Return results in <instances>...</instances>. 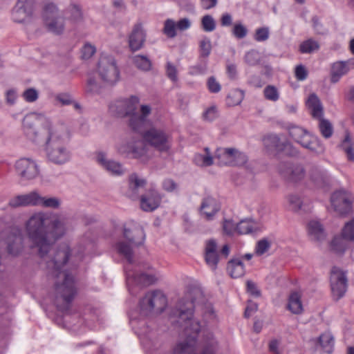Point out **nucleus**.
<instances>
[{"instance_id":"obj_17","label":"nucleus","mask_w":354,"mask_h":354,"mask_svg":"<svg viewBox=\"0 0 354 354\" xmlns=\"http://www.w3.org/2000/svg\"><path fill=\"white\" fill-rule=\"evenodd\" d=\"M33 9L32 0H17L12 10V19L16 23H25L32 17Z\"/></svg>"},{"instance_id":"obj_19","label":"nucleus","mask_w":354,"mask_h":354,"mask_svg":"<svg viewBox=\"0 0 354 354\" xmlns=\"http://www.w3.org/2000/svg\"><path fill=\"white\" fill-rule=\"evenodd\" d=\"M146 37V32L143 29L142 24H135L129 36V45L131 50L134 52L141 49L144 46Z\"/></svg>"},{"instance_id":"obj_53","label":"nucleus","mask_w":354,"mask_h":354,"mask_svg":"<svg viewBox=\"0 0 354 354\" xmlns=\"http://www.w3.org/2000/svg\"><path fill=\"white\" fill-rule=\"evenodd\" d=\"M304 177V169L301 165H296L290 170V178L293 181L300 180Z\"/></svg>"},{"instance_id":"obj_28","label":"nucleus","mask_w":354,"mask_h":354,"mask_svg":"<svg viewBox=\"0 0 354 354\" xmlns=\"http://www.w3.org/2000/svg\"><path fill=\"white\" fill-rule=\"evenodd\" d=\"M348 71L346 61H339L333 63L330 71V82L332 83H337L340 78L347 74Z\"/></svg>"},{"instance_id":"obj_35","label":"nucleus","mask_w":354,"mask_h":354,"mask_svg":"<svg viewBox=\"0 0 354 354\" xmlns=\"http://www.w3.org/2000/svg\"><path fill=\"white\" fill-rule=\"evenodd\" d=\"M319 344L325 353H331L334 345L333 335L328 333L322 334L319 337Z\"/></svg>"},{"instance_id":"obj_7","label":"nucleus","mask_w":354,"mask_h":354,"mask_svg":"<svg viewBox=\"0 0 354 354\" xmlns=\"http://www.w3.org/2000/svg\"><path fill=\"white\" fill-rule=\"evenodd\" d=\"M167 305V297L159 290L147 292L139 302L140 313L145 316L160 314Z\"/></svg>"},{"instance_id":"obj_4","label":"nucleus","mask_w":354,"mask_h":354,"mask_svg":"<svg viewBox=\"0 0 354 354\" xmlns=\"http://www.w3.org/2000/svg\"><path fill=\"white\" fill-rule=\"evenodd\" d=\"M194 304L193 300L182 299L176 308L173 310L171 317L177 318L178 325L183 328L187 338L176 344L172 354H195L197 349L196 337L200 332L201 326L200 322L193 317ZM217 342L211 339L203 348L199 354H214Z\"/></svg>"},{"instance_id":"obj_6","label":"nucleus","mask_w":354,"mask_h":354,"mask_svg":"<svg viewBox=\"0 0 354 354\" xmlns=\"http://www.w3.org/2000/svg\"><path fill=\"white\" fill-rule=\"evenodd\" d=\"M123 235L129 243L119 241L116 245L117 250L127 260L128 263H133V247L142 244L145 239L143 228L140 225L131 222L128 224V226L124 225Z\"/></svg>"},{"instance_id":"obj_11","label":"nucleus","mask_w":354,"mask_h":354,"mask_svg":"<svg viewBox=\"0 0 354 354\" xmlns=\"http://www.w3.org/2000/svg\"><path fill=\"white\" fill-rule=\"evenodd\" d=\"M41 16L48 31L55 35H61L64 32V18L59 15L55 4L46 3L43 8Z\"/></svg>"},{"instance_id":"obj_29","label":"nucleus","mask_w":354,"mask_h":354,"mask_svg":"<svg viewBox=\"0 0 354 354\" xmlns=\"http://www.w3.org/2000/svg\"><path fill=\"white\" fill-rule=\"evenodd\" d=\"M227 270L232 278H239L245 274L243 263L239 259H231L227 263Z\"/></svg>"},{"instance_id":"obj_25","label":"nucleus","mask_w":354,"mask_h":354,"mask_svg":"<svg viewBox=\"0 0 354 354\" xmlns=\"http://www.w3.org/2000/svg\"><path fill=\"white\" fill-rule=\"evenodd\" d=\"M147 181L139 177L136 174H132L129 178V190L127 194L132 199H136L139 193L145 187Z\"/></svg>"},{"instance_id":"obj_18","label":"nucleus","mask_w":354,"mask_h":354,"mask_svg":"<svg viewBox=\"0 0 354 354\" xmlns=\"http://www.w3.org/2000/svg\"><path fill=\"white\" fill-rule=\"evenodd\" d=\"M41 194L36 190L26 194L18 195L9 201L8 205L11 207L25 206H39Z\"/></svg>"},{"instance_id":"obj_41","label":"nucleus","mask_w":354,"mask_h":354,"mask_svg":"<svg viewBox=\"0 0 354 354\" xmlns=\"http://www.w3.org/2000/svg\"><path fill=\"white\" fill-rule=\"evenodd\" d=\"M229 151L232 152L231 158L233 161L231 166H242L248 161L247 156L235 148H229Z\"/></svg>"},{"instance_id":"obj_16","label":"nucleus","mask_w":354,"mask_h":354,"mask_svg":"<svg viewBox=\"0 0 354 354\" xmlns=\"http://www.w3.org/2000/svg\"><path fill=\"white\" fill-rule=\"evenodd\" d=\"M15 169L18 175L25 180H32L39 174L36 162L29 158H21L15 163Z\"/></svg>"},{"instance_id":"obj_13","label":"nucleus","mask_w":354,"mask_h":354,"mask_svg":"<svg viewBox=\"0 0 354 354\" xmlns=\"http://www.w3.org/2000/svg\"><path fill=\"white\" fill-rule=\"evenodd\" d=\"M150 125L148 120V124L143 131L140 132L142 134L144 141L159 151H167L170 148L169 136L161 129L151 127L147 129Z\"/></svg>"},{"instance_id":"obj_45","label":"nucleus","mask_w":354,"mask_h":354,"mask_svg":"<svg viewBox=\"0 0 354 354\" xmlns=\"http://www.w3.org/2000/svg\"><path fill=\"white\" fill-rule=\"evenodd\" d=\"M101 89L102 86L94 77H88L85 88V91L87 94L91 95H98L101 93Z\"/></svg>"},{"instance_id":"obj_34","label":"nucleus","mask_w":354,"mask_h":354,"mask_svg":"<svg viewBox=\"0 0 354 354\" xmlns=\"http://www.w3.org/2000/svg\"><path fill=\"white\" fill-rule=\"evenodd\" d=\"M308 232L310 235L314 239L317 241H320L323 239L325 236L324 230L322 228V225L315 221H312L308 223Z\"/></svg>"},{"instance_id":"obj_22","label":"nucleus","mask_w":354,"mask_h":354,"mask_svg":"<svg viewBox=\"0 0 354 354\" xmlns=\"http://www.w3.org/2000/svg\"><path fill=\"white\" fill-rule=\"evenodd\" d=\"M219 209L220 205L215 198L211 196L205 198L200 207L201 215L207 220H212Z\"/></svg>"},{"instance_id":"obj_2","label":"nucleus","mask_w":354,"mask_h":354,"mask_svg":"<svg viewBox=\"0 0 354 354\" xmlns=\"http://www.w3.org/2000/svg\"><path fill=\"white\" fill-rule=\"evenodd\" d=\"M26 228L31 248L37 249L39 257H43L66 233L68 219L59 213L37 212L27 221Z\"/></svg>"},{"instance_id":"obj_1","label":"nucleus","mask_w":354,"mask_h":354,"mask_svg":"<svg viewBox=\"0 0 354 354\" xmlns=\"http://www.w3.org/2000/svg\"><path fill=\"white\" fill-rule=\"evenodd\" d=\"M26 136L37 144L46 145L47 159L58 165L69 161L71 153L64 145L67 128L62 124L53 125L49 119L41 113L26 115L23 120Z\"/></svg>"},{"instance_id":"obj_42","label":"nucleus","mask_w":354,"mask_h":354,"mask_svg":"<svg viewBox=\"0 0 354 354\" xmlns=\"http://www.w3.org/2000/svg\"><path fill=\"white\" fill-rule=\"evenodd\" d=\"M341 236L346 241L354 242V218L345 223L341 231Z\"/></svg>"},{"instance_id":"obj_10","label":"nucleus","mask_w":354,"mask_h":354,"mask_svg":"<svg viewBox=\"0 0 354 354\" xmlns=\"http://www.w3.org/2000/svg\"><path fill=\"white\" fill-rule=\"evenodd\" d=\"M97 71L102 82L107 85H114L120 77V72L115 60L111 55H101L98 61Z\"/></svg>"},{"instance_id":"obj_48","label":"nucleus","mask_w":354,"mask_h":354,"mask_svg":"<svg viewBox=\"0 0 354 354\" xmlns=\"http://www.w3.org/2000/svg\"><path fill=\"white\" fill-rule=\"evenodd\" d=\"M176 24L172 19H168L165 21L163 33L169 38H174L176 36Z\"/></svg>"},{"instance_id":"obj_46","label":"nucleus","mask_w":354,"mask_h":354,"mask_svg":"<svg viewBox=\"0 0 354 354\" xmlns=\"http://www.w3.org/2000/svg\"><path fill=\"white\" fill-rule=\"evenodd\" d=\"M244 61L249 66H257L261 62V55L257 50H250L245 53Z\"/></svg>"},{"instance_id":"obj_20","label":"nucleus","mask_w":354,"mask_h":354,"mask_svg":"<svg viewBox=\"0 0 354 354\" xmlns=\"http://www.w3.org/2000/svg\"><path fill=\"white\" fill-rule=\"evenodd\" d=\"M8 252L12 255H18L23 249V237L21 231L17 228H12L6 239Z\"/></svg>"},{"instance_id":"obj_55","label":"nucleus","mask_w":354,"mask_h":354,"mask_svg":"<svg viewBox=\"0 0 354 354\" xmlns=\"http://www.w3.org/2000/svg\"><path fill=\"white\" fill-rule=\"evenodd\" d=\"M279 151H282L289 156H296L299 153L298 150L290 142L286 140H284L283 144L281 148H280Z\"/></svg>"},{"instance_id":"obj_63","label":"nucleus","mask_w":354,"mask_h":354,"mask_svg":"<svg viewBox=\"0 0 354 354\" xmlns=\"http://www.w3.org/2000/svg\"><path fill=\"white\" fill-rule=\"evenodd\" d=\"M295 77L298 80L303 81L307 78L308 72L303 65H298L295 68Z\"/></svg>"},{"instance_id":"obj_50","label":"nucleus","mask_w":354,"mask_h":354,"mask_svg":"<svg viewBox=\"0 0 354 354\" xmlns=\"http://www.w3.org/2000/svg\"><path fill=\"white\" fill-rule=\"evenodd\" d=\"M289 207L294 212L299 211L303 204L302 200L297 194H290L287 198Z\"/></svg>"},{"instance_id":"obj_32","label":"nucleus","mask_w":354,"mask_h":354,"mask_svg":"<svg viewBox=\"0 0 354 354\" xmlns=\"http://www.w3.org/2000/svg\"><path fill=\"white\" fill-rule=\"evenodd\" d=\"M232 152L229 151V148H219L215 151L214 159L218 165H230L231 166L232 160L231 158Z\"/></svg>"},{"instance_id":"obj_54","label":"nucleus","mask_w":354,"mask_h":354,"mask_svg":"<svg viewBox=\"0 0 354 354\" xmlns=\"http://www.w3.org/2000/svg\"><path fill=\"white\" fill-rule=\"evenodd\" d=\"M232 34L236 38L241 39L246 37L248 29L241 22L236 23L232 28Z\"/></svg>"},{"instance_id":"obj_43","label":"nucleus","mask_w":354,"mask_h":354,"mask_svg":"<svg viewBox=\"0 0 354 354\" xmlns=\"http://www.w3.org/2000/svg\"><path fill=\"white\" fill-rule=\"evenodd\" d=\"M318 119L319 120V129L321 134L326 139L330 138L333 133L332 124L328 120L324 119L322 117Z\"/></svg>"},{"instance_id":"obj_36","label":"nucleus","mask_w":354,"mask_h":354,"mask_svg":"<svg viewBox=\"0 0 354 354\" xmlns=\"http://www.w3.org/2000/svg\"><path fill=\"white\" fill-rule=\"evenodd\" d=\"M288 308L293 314L301 313L303 310V306L298 293L294 292L290 295L288 304Z\"/></svg>"},{"instance_id":"obj_37","label":"nucleus","mask_w":354,"mask_h":354,"mask_svg":"<svg viewBox=\"0 0 354 354\" xmlns=\"http://www.w3.org/2000/svg\"><path fill=\"white\" fill-rule=\"evenodd\" d=\"M68 19L73 24L80 23L83 20V14L79 6L71 4L66 10Z\"/></svg>"},{"instance_id":"obj_31","label":"nucleus","mask_w":354,"mask_h":354,"mask_svg":"<svg viewBox=\"0 0 354 354\" xmlns=\"http://www.w3.org/2000/svg\"><path fill=\"white\" fill-rule=\"evenodd\" d=\"M236 229L239 234H248L257 232L258 225L252 220L245 219L236 225Z\"/></svg>"},{"instance_id":"obj_15","label":"nucleus","mask_w":354,"mask_h":354,"mask_svg":"<svg viewBox=\"0 0 354 354\" xmlns=\"http://www.w3.org/2000/svg\"><path fill=\"white\" fill-rule=\"evenodd\" d=\"M330 283L333 296L336 300L344 297L348 283L346 272L337 267H333L330 271Z\"/></svg>"},{"instance_id":"obj_44","label":"nucleus","mask_w":354,"mask_h":354,"mask_svg":"<svg viewBox=\"0 0 354 354\" xmlns=\"http://www.w3.org/2000/svg\"><path fill=\"white\" fill-rule=\"evenodd\" d=\"M319 48V43L313 39H309L303 41L299 46V51L301 53H312L318 50Z\"/></svg>"},{"instance_id":"obj_38","label":"nucleus","mask_w":354,"mask_h":354,"mask_svg":"<svg viewBox=\"0 0 354 354\" xmlns=\"http://www.w3.org/2000/svg\"><path fill=\"white\" fill-rule=\"evenodd\" d=\"M283 141L284 140H281V138L276 134L268 135L263 139L264 145L267 148L274 149L279 151L283 144Z\"/></svg>"},{"instance_id":"obj_14","label":"nucleus","mask_w":354,"mask_h":354,"mask_svg":"<svg viewBox=\"0 0 354 354\" xmlns=\"http://www.w3.org/2000/svg\"><path fill=\"white\" fill-rule=\"evenodd\" d=\"M330 203L340 217L347 216L352 211L350 194L344 189L335 192L330 197Z\"/></svg>"},{"instance_id":"obj_51","label":"nucleus","mask_w":354,"mask_h":354,"mask_svg":"<svg viewBox=\"0 0 354 354\" xmlns=\"http://www.w3.org/2000/svg\"><path fill=\"white\" fill-rule=\"evenodd\" d=\"M201 56L207 57L209 55L212 50L210 39L207 37L203 38L199 44Z\"/></svg>"},{"instance_id":"obj_64","label":"nucleus","mask_w":354,"mask_h":354,"mask_svg":"<svg viewBox=\"0 0 354 354\" xmlns=\"http://www.w3.org/2000/svg\"><path fill=\"white\" fill-rule=\"evenodd\" d=\"M247 285V290L248 292L254 296V297H260L261 295V291L258 289L256 283L253 282L252 281L248 280L246 283Z\"/></svg>"},{"instance_id":"obj_62","label":"nucleus","mask_w":354,"mask_h":354,"mask_svg":"<svg viewBox=\"0 0 354 354\" xmlns=\"http://www.w3.org/2000/svg\"><path fill=\"white\" fill-rule=\"evenodd\" d=\"M223 231L228 235H232L236 232V225L231 220H225L223 225Z\"/></svg>"},{"instance_id":"obj_58","label":"nucleus","mask_w":354,"mask_h":354,"mask_svg":"<svg viewBox=\"0 0 354 354\" xmlns=\"http://www.w3.org/2000/svg\"><path fill=\"white\" fill-rule=\"evenodd\" d=\"M166 75L167 77L172 82H176L178 81V71L176 67L170 62H167L166 64Z\"/></svg>"},{"instance_id":"obj_3","label":"nucleus","mask_w":354,"mask_h":354,"mask_svg":"<svg viewBox=\"0 0 354 354\" xmlns=\"http://www.w3.org/2000/svg\"><path fill=\"white\" fill-rule=\"evenodd\" d=\"M71 256L70 247L66 243H62L50 256L47 253L42 257L46 261L48 274L55 280V304L63 312L69 309L70 304L77 293L73 276L64 270Z\"/></svg>"},{"instance_id":"obj_27","label":"nucleus","mask_w":354,"mask_h":354,"mask_svg":"<svg viewBox=\"0 0 354 354\" xmlns=\"http://www.w3.org/2000/svg\"><path fill=\"white\" fill-rule=\"evenodd\" d=\"M306 105L310 110L311 115L315 118H320L323 116V106L315 93H311L306 101Z\"/></svg>"},{"instance_id":"obj_47","label":"nucleus","mask_w":354,"mask_h":354,"mask_svg":"<svg viewBox=\"0 0 354 354\" xmlns=\"http://www.w3.org/2000/svg\"><path fill=\"white\" fill-rule=\"evenodd\" d=\"M207 152V155L198 154L194 157V162L196 165L200 166H210L213 164L214 158L209 154L208 148H205Z\"/></svg>"},{"instance_id":"obj_33","label":"nucleus","mask_w":354,"mask_h":354,"mask_svg":"<svg viewBox=\"0 0 354 354\" xmlns=\"http://www.w3.org/2000/svg\"><path fill=\"white\" fill-rule=\"evenodd\" d=\"M132 62L136 67L142 71H149L151 69L152 63L148 57L142 55H136L132 57Z\"/></svg>"},{"instance_id":"obj_23","label":"nucleus","mask_w":354,"mask_h":354,"mask_svg":"<svg viewBox=\"0 0 354 354\" xmlns=\"http://www.w3.org/2000/svg\"><path fill=\"white\" fill-rule=\"evenodd\" d=\"M160 194L155 190H151L147 194L142 196L140 206L144 211L151 212L160 205Z\"/></svg>"},{"instance_id":"obj_5","label":"nucleus","mask_w":354,"mask_h":354,"mask_svg":"<svg viewBox=\"0 0 354 354\" xmlns=\"http://www.w3.org/2000/svg\"><path fill=\"white\" fill-rule=\"evenodd\" d=\"M138 103L139 98L131 96L115 101L109 106V110L117 117L129 116V126L134 131L141 132L148 124V116L151 114V109L149 105H141L140 113H138Z\"/></svg>"},{"instance_id":"obj_60","label":"nucleus","mask_w":354,"mask_h":354,"mask_svg":"<svg viewBox=\"0 0 354 354\" xmlns=\"http://www.w3.org/2000/svg\"><path fill=\"white\" fill-rule=\"evenodd\" d=\"M207 85L209 91L211 93H218L221 89V86L218 82L216 81V78L213 76L209 77L207 82Z\"/></svg>"},{"instance_id":"obj_49","label":"nucleus","mask_w":354,"mask_h":354,"mask_svg":"<svg viewBox=\"0 0 354 354\" xmlns=\"http://www.w3.org/2000/svg\"><path fill=\"white\" fill-rule=\"evenodd\" d=\"M201 26L204 31L212 32L216 28V22L212 16L207 15L202 17Z\"/></svg>"},{"instance_id":"obj_12","label":"nucleus","mask_w":354,"mask_h":354,"mask_svg":"<svg viewBox=\"0 0 354 354\" xmlns=\"http://www.w3.org/2000/svg\"><path fill=\"white\" fill-rule=\"evenodd\" d=\"M127 283L131 288L134 286L140 287L148 286L154 283L157 278L152 271H143L140 267L132 268V263L125 267Z\"/></svg>"},{"instance_id":"obj_39","label":"nucleus","mask_w":354,"mask_h":354,"mask_svg":"<svg viewBox=\"0 0 354 354\" xmlns=\"http://www.w3.org/2000/svg\"><path fill=\"white\" fill-rule=\"evenodd\" d=\"M62 204V200L59 197L52 196H42L41 195V200L39 202V206L44 208H50L57 209L60 207Z\"/></svg>"},{"instance_id":"obj_61","label":"nucleus","mask_w":354,"mask_h":354,"mask_svg":"<svg viewBox=\"0 0 354 354\" xmlns=\"http://www.w3.org/2000/svg\"><path fill=\"white\" fill-rule=\"evenodd\" d=\"M23 97L26 102H33L37 100L38 93L35 88H28L24 92Z\"/></svg>"},{"instance_id":"obj_9","label":"nucleus","mask_w":354,"mask_h":354,"mask_svg":"<svg viewBox=\"0 0 354 354\" xmlns=\"http://www.w3.org/2000/svg\"><path fill=\"white\" fill-rule=\"evenodd\" d=\"M289 135L295 142L313 153L320 154L324 151V147L320 140L301 127H290Z\"/></svg>"},{"instance_id":"obj_8","label":"nucleus","mask_w":354,"mask_h":354,"mask_svg":"<svg viewBox=\"0 0 354 354\" xmlns=\"http://www.w3.org/2000/svg\"><path fill=\"white\" fill-rule=\"evenodd\" d=\"M117 150L120 154L138 159L142 162H147L151 158L145 142L140 138H130L122 141L118 145Z\"/></svg>"},{"instance_id":"obj_56","label":"nucleus","mask_w":354,"mask_h":354,"mask_svg":"<svg viewBox=\"0 0 354 354\" xmlns=\"http://www.w3.org/2000/svg\"><path fill=\"white\" fill-rule=\"evenodd\" d=\"M96 52L95 47L88 43L85 44L82 48V58L84 59H90Z\"/></svg>"},{"instance_id":"obj_24","label":"nucleus","mask_w":354,"mask_h":354,"mask_svg":"<svg viewBox=\"0 0 354 354\" xmlns=\"http://www.w3.org/2000/svg\"><path fill=\"white\" fill-rule=\"evenodd\" d=\"M308 176L310 180L318 187H323L329 184V176L327 171L318 167H311Z\"/></svg>"},{"instance_id":"obj_40","label":"nucleus","mask_w":354,"mask_h":354,"mask_svg":"<svg viewBox=\"0 0 354 354\" xmlns=\"http://www.w3.org/2000/svg\"><path fill=\"white\" fill-rule=\"evenodd\" d=\"M244 97V93L240 89H233L228 93L226 102L228 106H236L239 104Z\"/></svg>"},{"instance_id":"obj_52","label":"nucleus","mask_w":354,"mask_h":354,"mask_svg":"<svg viewBox=\"0 0 354 354\" xmlns=\"http://www.w3.org/2000/svg\"><path fill=\"white\" fill-rule=\"evenodd\" d=\"M265 97L270 101L276 102L279 97L277 88L272 85L267 86L263 90Z\"/></svg>"},{"instance_id":"obj_30","label":"nucleus","mask_w":354,"mask_h":354,"mask_svg":"<svg viewBox=\"0 0 354 354\" xmlns=\"http://www.w3.org/2000/svg\"><path fill=\"white\" fill-rule=\"evenodd\" d=\"M339 147L345 152L348 160L354 162V141L348 131H346Z\"/></svg>"},{"instance_id":"obj_26","label":"nucleus","mask_w":354,"mask_h":354,"mask_svg":"<svg viewBox=\"0 0 354 354\" xmlns=\"http://www.w3.org/2000/svg\"><path fill=\"white\" fill-rule=\"evenodd\" d=\"M205 258L207 264L212 270H215L217 268L219 259L217 251V244L214 239H210L207 241Z\"/></svg>"},{"instance_id":"obj_57","label":"nucleus","mask_w":354,"mask_h":354,"mask_svg":"<svg viewBox=\"0 0 354 354\" xmlns=\"http://www.w3.org/2000/svg\"><path fill=\"white\" fill-rule=\"evenodd\" d=\"M270 246H271V243L268 239H261V240L259 241L257 243L256 248H255L256 253L258 255H262L269 250Z\"/></svg>"},{"instance_id":"obj_59","label":"nucleus","mask_w":354,"mask_h":354,"mask_svg":"<svg viewBox=\"0 0 354 354\" xmlns=\"http://www.w3.org/2000/svg\"><path fill=\"white\" fill-rule=\"evenodd\" d=\"M269 37V28L263 27L256 30L254 39L257 41H264Z\"/></svg>"},{"instance_id":"obj_21","label":"nucleus","mask_w":354,"mask_h":354,"mask_svg":"<svg viewBox=\"0 0 354 354\" xmlns=\"http://www.w3.org/2000/svg\"><path fill=\"white\" fill-rule=\"evenodd\" d=\"M96 160L99 165L112 175L120 176L124 172V169L120 162L108 159L104 152L100 151L97 153Z\"/></svg>"}]
</instances>
